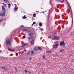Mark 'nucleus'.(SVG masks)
<instances>
[{
  "label": "nucleus",
  "instance_id": "nucleus-3",
  "mask_svg": "<svg viewBox=\"0 0 74 74\" xmlns=\"http://www.w3.org/2000/svg\"><path fill=\"white\" fill-rule=\"evenodd\" d=\"M5 15V13L4 12H1L0 13V16H4Z\"/></svg>",
  "mask_w": 74,
  "mask_h": 74
},
{
  "label": "nucleus",
  "instance_id": "nucleus-25",
  "mask_svg": "<svg viewBox=\"0 0 74 74\" xmlns=\"http://www.w3.org/2000/svg\"><path fill=\"white\" fill-rule=\"evenodd\" d=\"M34 43V42H33V40H32L31 42V45H33V44Z\"/></svg>",
  "mask_w": 74,
  "mask_h": 74
},
{
  "label": "nucleus",
  "instance_id": "nucleus-24",
  "mask_svg": "<svg viewBox=\"0 0 74 74\" xmlns=\"http://www.w3.org/2000/svg\"><path fill=\"white\" fill-rule=\"evenodd\" d=\"M14 11H16L17 10V9L16 8H14Z\"/></svg>",
  "mask_w": 74,
  "mask_h": 74
},
{
  "label": "nucleus",
  "instance_id": "nucleus-23",
  "mask_svg": "<svg viewBox=\"0 0 74 74\" xmlns=\"http://www.w3.org/2000/svg\"><path fill=\"white\" fill-rule=\"evenodd\" d=\"M14 69H15V71H18V70L17 69V68H16V67H15L14 68Z\"/></svg>",
  "mask_w": 74,
  "mask_h": 74
},
{
  "label": "nucleus",
  "instance_id": "nucleus-45",
  "mask_svg": "<svg viewBox=\"0 0 74 74\" xmlns=\"http://www.w3.org/2000/svg\"><path fill=\"white\" fill-rule=\"evenodd\" d=\"M23 51H22L21 53V54H22L23 53Z\"/></svg>",
  "mask_w": 74,
  "mask_h": 74
},
{
  "label": "nucleus",
  "instance_id": "nucleus-30",
  "mask_svg": "<svg viewBox=\"0 0 74 74\" xmlns=\"http://www.w3.org/2000/svg\"><path fill=\"white\" fill-rule=\"evenodd\" d=\"M36 13H34L33 14V16L34 17H36Z\"/></svg>",
  "mask_w": 74,
  "mask_h": 74
},
{
  "label": "nucleus",
  "instance_id": "nucleus-50",
  "mask_svg": "<svg viewBox=\"0 0 74 74\" xmlns=\"http://www.w3.org/2000/svg\"><path fill=\"white\" fill-rule=\"evenodd\" d=\"M3 4H4H4H4V3H3Z\"/></svg>",
  "mask_w": 74,
  "mask_h": 74
},
{
  "label": "nucleus",
  "instance_id": "nucleus-4",
  "mask_svg": "<svg viewBox=\"0 0 74 74\" xmlns=\"http://www.w3.org/2000/svg\"><path fill=\"white\" fill-rule=\"evenodd\" d=\"M6 44H8L10 45L11 44V42L10 40V39L9 38H8L6 39Z\"/></svg>",
  "mask_w": 74,
  "mask_h": 74
},
{
  "label": "nucleus",
  "instance_id": "nucleus-46",
  "mask_svg": "<svg viewBox=\"0 0 74 74\" xmlns=\"http://www.w3.org/2000/svg\"><path fill=\"white\" fill-rule=\"evenodd\" d=\"M40 30H44L43 28H42L41 29H40Z\"/></svg>",
  "mask_w": 74,
  "mask_h": 74
},
{
  "label": "nucleus",
  "instance_id": "nucleus-51",
  "mask_svg": "<svg viewBox=\"0 0 74 74\" xmlns=\"http://www.w3.org/2000/svg\"><path fill=\"white\" fill-rule=\"evenodd\" d=\"M33 25H34L33 23L32 24V26H33Z\"/></svg>",
  "mask_w": 74,
  "mask_h": 74
},
{
  "label": "nucleus",
  "instance_id": "nucleus-41",
  "mask_svg": "<svg viewBox=\"0 0 74 74\" xmlns=\"http://www.w3.org/2000/svg\"><path fill=\"white\" fill-rule=\"evenodd\" d=\"M4 6H5V7H7V5H6V4H4Z\"/></svg>",
  "mask_w": 74,
  "mask_h": 74
},
{
  "label": "nucleus",
  "instance_id": "nucleus-32",
  "mask_svg": "<svg viewBox=\"0 0 74 74\" xmlns=\"http://www.w3.org/2000/svg\"><path fill=\"white\" fill-rule=\"evenodd\" d=\"M71 18H72V22L73 23V16H71Z\"/></svg>",
  "mask_w": 74,
  "mask_h": 74
},
{
  "label": "nucleus",
  "instance_id": "nucleus-52",
  "mask_svg": "<svg viewBox=\"0 0 74 74\" xmlns=\"http://www.w3.org/2000/svg\"><path fill=\"white\" fill-rule=\"evenodd\" d=\"M10 40H12V38H10Z\"/></svg>",
  "mask_w": 74,
  "mask_h": 74
},
{
  "label": "nucleus",
  "instance_id": "nucleus-16",
  "mask_svg": "<svg viewBox=\"0 0 74 74\" xmlns=\"http://www.w3.org/2000/svg\"><path fill=\"white\" fill-rule=\"evenodd\" d=\"M34 51H38V49H37V48H35L34 49Z\"/></svg>",
  "mask_w": 74,
  "mask_h": 74
},
{
  "label": "nucleus",
  "instance_id": "nucleus-11",
  "mask_svg": "<svg viewBox=\"0 0 74 74\" xmlns=\"http://www.w3.org/2000/svg\"><path fill=\"white\" fill-rule=\"evenodd\" d=\"M46 52V53H52V51H47Z\"/></svg>",
  "mask_w": 74,
  "mask_h": 74
},
{
  "label": "nucleus",
  "instance_id": "nucleus-7",
  "mask_svg": "<svg viewBox=\"0 0 74 74\" xmlns=\"http://www.w3.org/2000/svg\"><path fill=\"white\" fill-rule=\"evenodd\" d=\"M28 45V44L27 43H25L24 44H23L22 45V47L23 48L25 47V46Z\"/></svg>",
  "mask_w": 74,
  "mask_h": 74
},
{
  "label": "nucleus",
  "instance_id": "nucleus-36",
  "mask_svg": "<svg viewBox=\"0 0 74 74\" xmlns=\"http://www.w3.org/2000/svg\"><path fill=\"white\" fill-rule=\"evenodd\" d=\"M18 55V53H16V56H17Z\"/></svg>",
  "mask_w": 74,
  "mask_h": 74
},
{
  "label": "nucleus",
  "instance_id": "nucleus-42",
  "mask_svg": "<svg viewBox=\"0 0 74 74\" xmlns=\"http://www.w3.org/2000/svg\"><path fill=\"white\" fill-rule=\"evenodd\" d=\"M36 22H33V24L34 25V24H36Z\"/></svg>",
  "mask_w": 74,
  "mask_h": 74
},
{
  "label": "nucleus",
  "instance_id": "nucleus-49",
  "mask_svg": "<svg viewBox=\"0 0 74 74\" xmlns=\"http://www.w3.org/2000/svg\"><path fill=\"white\" fill-rule=\"evenodd\" d=\"M49 12H50V10H49Z\"/></svg>",
  "mask_w": 74,
  "mask_h": 74
},
{
  "label": "nucleus",
  "instance_id": "nucleus-1",
  "mask_svg": "<svg viewBox=\"0 0 74 74\" xmlns=\"http://www.w3.org/2000/svg\"><path fill=\"white\" fill-rule=\"evenodd\" d=\"M60 45V46L63 45L62 47H65V46H66V43H64V41H63L62 42L61 41Z\"/></svg>",
  "mask_w": 74,
  "mask_h": 74
},
{
  "label": "nucleus",
  "instance_id": "nucleus-10",
  "mask_svg": "<svg viewBox=\"0 0 74 74\" xmlns=\"http://www.w3.org/2000/svg\"><path fill=\"white\" fill-rule=\"evenodd\" d=\"M0 69H3V70H7L5 67L4 66H3L2 67H0Z\"/></svg>",
  "mask_w": 74,
  "mask_h": 74
},
{
  "label": "nucleus",
  "instance_id": "nucleus-47",
  "mask_svg": "<svg viewBox=\"0 0 74 74\" xmlns=\"http://www.w3.org/2000/svg\"><path fill=\"white\" fill-rule=\"evenodd\" d=\"M48 38H51V36H48Z\"/></svg>",
  "mask_w": 74,
  "mask_h": 74
},
{
  "label": "nucleus",
  "instance_id": "nucleus-19",
  "mask_svg": "<svg viewBox=\"0 0 74 74\" xmlns=\"http://www.w3.org/2000/svg\"><path fill=\"white\" fill-rule=\"evenodd\" d=\"M64 51V49H62L61 50H60V52H62V53H63V52Z\"/></svg>",
  "mask_w": 74,
  "mask_h": 74
},
{
  "label": "nucleus",
  "instance_id": "nucleus-53",
  "mask_svg": "<svg viewBox=\"0 0 74 74\" xmlns=\"http://www.w3.org/2000/svg\"><path fill=\"white\" fill-rule=\"evenodd\" d=\"M43 73H44V72H43Z\"/></svg>",
  "mask_w": 74,
  "mask_h": 74
},
{
  "label": "nucleus",
  "instance_id": "nucleus-15",
  "mask_svg": "<svg viewBox=\"0 0 74 74\" xmlns=\"http://www.w3.org/2000/svg\"><path fill=\"white\" fill-rule=\"evenodd\" d=\"M49 16H48V18H47V23H49Z\"/></svg>",
  "mask_w": 74,
  "mask_h": 74
},
{
  "label": "nucleus",
  "instance_id": "nucleus-6",
  "mask_svg": "<svg viewBox=\"0 0 74 74\" xmlns=\"http://www.w3.org/2000/svg\"><path fill=\"white\" fill-rule=\"evenodd\" d=\"M59 37L56 36H55L54 37V40H59Z\"/></svg>",
  "mask_w": 74,
  "mask_h": 74
},
{
  "label": "nucleus",
  "instance_id": "nucleus-27",
  "mask_svg": "<svg viewBox=\"0 0 74 74\" xmlns=\"http://www.w3.org/2000/svg\"><path fill=\"white\" fill-rule=\"evenodd\" d=\"M26 16H24L22 17L23 19H26Z\"/></svg>",
  "mask_w": 74,
  "mask_h": 74
},
{
  "label": "nucleus",
  "instance_id": "nucleus-39",
  "mask_svg": "<svg viewBox=\"0 0 74 74\" xmlns=\"http://www.w3.org/2000/svg\"><path fill=\"white\" fill-rule=\"evenodd\" d=\"M30 32V31L28 30L26 32H27V33H29V32Z\"/></svg>",
  "mask_w": 74,
  "mask_h": 74
},
{
  "label": "nucleus",
  "instance_id": "nucleus-5",
  "mask_svg": "<svg viewBox=\"0 0 74 74\" xmlns=\"http://www.w3.org/2000/svg\"><path fill=\"white\" fill-rule=\"evenodd\" d=\"M59 45V44L57 43L55 45H53V48H58V46Z\"/></svg>",
  "mask_w": 74,
  "mask_h": 74
},
{
  "label": "nucleus",
  "instance_id": "nucleus-28",
  "mask_svg": "<svg viewBox=\"0 0 74 74\" xmlns=\"http://www.w3.org/2000/svg\"><path fill=\"white\" fill-rule=\"evenodd\" d=\"M29 54H30V51H28V52L27 53L26 55H29Z\"/></svg>",
  "mask_w": 74,
  "mask_h": 74
},
{
  "label": "nucleus",
  "instance_id": "nucleus-18",
  "mask_svg": "<svg viewBox=\"0 0 74 74\" xmlns=\"http://www.w3.org/2000/svg\"><path fill=\"white\" fill-rule=\"evenodd\" d=\"M39 26H42V24L41 22L39 23Z\"/></svg>",
  "mask_w": 74,
  "mask_h": 74
},
{
  "label": "nucleus",
  "instance_id": "nucleus-37",
  "mask_svg": "<svg viewBox=\"0 0 74 74\" xmlns=\"http://www.w3.org/2000/svg\"><path fill=\"white\" fill-rule=\"evenodd\" d=\"M27 71H27V70H25L24 71L25 73H27Z\"/></svg>",
  "mask_w": 74,
  "mask_h": 74
},
{
  "label": "nucleus",
  "instance_id": "nucleus-14",
  "mask_svg": "<svg viewBox=\"0 0 74 74\" xmlns=\"http://www.w3.org/2000/svg\"><path fill=\"white\" fill-rule=\"evenodd\" d=\"M10 7H11V4H10V3H9L8 5V8H10Z\"/></svg>",
  "mask_w": 74,
  "mask_h": 74
},
{
  "label": "nucleus",
  "instance_id": "nucleus-13",
  "mask_svg": "<svg viewBox=\"0 0 74 74\" xmlns=\"http://www.w3.org/2000/svg\"><path fill=\"white\" fill-rule=\"evenodd\" d=\"M33 36H31L28 38V40H31V39H32V38H33Z\"/></svg>",
  "mask_w": 74,
  "mask_h": 74
},
{
  "label": "nucleus",
  "instance_id": "nucleus-8",
  "mask_svg": "<svg viewBox=\"0 0 74 74\" xmlns=\"http://www.w3.org/2000/svg\"><path fill=\"white\" fill-rule=\"evenodd\" d=\"M33 35V34L32 32H30V33L28 34V36H29V37H30V36H32Z\"/></svg>",
  "mask_w": 74,
  "mask_h": 74
},
{
  "label": "nucleus",
  "instance_id": "nucleus-21",
  "mask_svg": "<svg viewBox=\"0 0 74 74\" xmlns=\"http://www.w3.org/2000/svg\"><path fill=\"white\" fill-rule=\"evenodd\" d=\"M56 33H57V31H55V32L53 33V36H55V35H56Z\"/></svg>",
  "mask_w": 74,
  "mask_h": 74
},
{
  "label": "nucleus",
  "instance_id": "nucleus-9",
  "mask_svg": "<svg viewBox=\"0 0 74 74\" xmlns=\"http://www.w3.org/2000/svg\"><path fill=\"white\" fill-rule=\"evenodd\" d=\"M8 50L9 51H10V52H15V51L14 50H12V49H10V48H8Z\"/></svg>",
  "mask_w": 74,
  "mask_h": 74
},
{
  "label": "nucleus",
  "instance_id": "nucleus-38",
  "mask_svg": "<svg viewBox=\"0 0 74 74\" xmlns=\"http://www.w3.org/2000/svg\"><path fill=\"white\" fill-rule=\"evenodd\" d=\"M38 65L40 66V65H41V63H38Z\"/></svg>",
  "mask_w": 74,
  "mask_h": 74
},
{
  "label": "nucleus",
  "instance_id": "nucleus-22",
  "mask_svg": "<svg viewBox=\"0 0 74 74\" xmlns=\"http://www.w3.org/2000/svg\"><path fill=\"white\" fill-rule=\"evenodd\" d=\"M56 1L57 3H59V2H61L60 0H56Z\"/></svg>",
  "mask_w": 74,
  "mask_h": 74
},
{
  "label": "nucleus",
  "instance_id": "nucleus-40",
  "mask_svg": "<svg viewBox=\"0 0 74 74\" xmlns=\"http://www.w3.org/2000/svg\"><path fill=\"white\" fill-rule=\"evenodd\" d=\"M3 52V51L1 50H0V53H2Z\"/></svg>",
  "mask_w": 74,
  "mask_h": 74
},
{
  "label": "nucleus",
  "instance_id": "nucleus-20",
  "mask_svg": "<svg viewBox=\"0 0 74 74\" xmlns=\"http://www.w3.org/2000/svg\"><path fill=\"white\" fill-rule=\"evenodd\" d=\"M3 1H4V2L6 3H8V0H3Z\"/></svg>",
  "mask_w": 74,
  "mask_h": 74
},
{
  "label": "nucleus",
  "instance_id": "nucleus-31",
  "mask_svg": "<svg viewBox=\"0 0 74 74\" xmlns=\"http://www.w3.org/2000/svg\"><path fill=\"white\" fill-rule=\"evenodd\" d=\"M67 8L68 10H70V7L69 6H67Z\"/></svg>",
  "mask_w": 74,
  "mask_h": 74
},
{
  "label": "nucleus",
  "instance_id": "nucleus-2",
  "mask_svg": "<svg viewBox=\"0 0 74 74\" xmlns=\"http://www.w3.org/2000/svg\"><path fill=\"white\" fill-rule=\"evenodd\" d=\"M2 11L3 12H5H5H6V10L5 9V6H2Z\"/></svg>",
  "mask_w": 74,
  "mask_h": 74
},
{
  "label": "nucleus",
  "instance_id": "nucleus-17",
  "mask_svg": "<svg viewBox=\"0 0 74 74\" xmlns=\"http://www.w3.org/2000/svg\"><path fill=\"white\" fill-rule=\"evenodd\" d=\"M27 30V29H23L22 31L23 32H25V31H26Z\"/></svg>",
  "mask_w": 74,
  "mask_h": 74
},
{
  "label": "nucleus",
  "instance_id": "nucleus-43",
  "mask_svg": "<svg viewBox=\"0 0 74 74\" xmlns=\"http://www.w3.org/2000/svg\"><path fill=\"white\" fill-rule=\"evenodd\" d=\"M21 27H24V26L22 25L21 26Z\"/></svg>",
  "mask_w": 74,
  "mask_h": 74
},
{
  "label": "nucleus",
  "instance_id": "nucleus-12",
  "mask_svg": "<svg viewBox=\"0 0 74 74\" xmlns=\"http://www.w3.org/2000/svg\"><path fill=\"white\" fill-rule=\"evenodd\" d=\"M34 55V51H31V56H32V55Z\"/></svg>",
  "mask_w": 74,
  "mask_h": 74
},
{
  "label": "nucleus",
  "instance_id": "nucleus-33",
  "mask_svg": "<svg viewBox=\"0 0 74 74\" xmlns=\"http://www.w3.org/2000/svg\"><path fill=\"white\" fill-rule=\"evenodd\" d=\"M42 56V58H44V59H45V56L44 55H43Z\"/></svg>",
  "mask_w": 74,
  "mask_h": 74
},
{
  "label": "nucleus",
  "instance_id": "nucleus-54",
  "mask_svg": "<svg viewBox=\"0 0 74 74\" xmlns=\"http://www.w3.org/2000/svg\"><path fill=\"white\" fill-rule=\"evenodd\" d=\"M51 0H50V1H51Z\"/></svg>",
  "mask_w": 74,
  "mask_h": 74
},
{
  "label": "nucleus",
  "instance_id": "nucleus-44",
  "mask_svg": "<svg viewBox=\"0 0 74 74\" xmlns=\"http://www.w3.org/2000/svg\"><path fill=\"white\" fill-rule=\"evenodd\" d=\"M45 12H40V13H44Z\"/></svg>",
  "mask_w": 74,
  "mask_h": 74
},
{
  "label": "nucleus",
  "instance_id": "nucleus-35",
  "mask_svg": "<svg viewBox=\"0 0 74 74\" xmlns=\"http://www.w3.org/2000/svg\"><path fill=\"white\" fill-rule=\"evenodd\" d=\"M23 38L24 39V38H26V36H23Z\"/></svg>",
  "mask_w": 74,
  "mask_h": 74
},
{
  "label": "nucleus",
  "instance_id": "nucleus-26",
  "mask_svg": "<svg viewBox=\"0 0 74 74\" xmlns=\"http://www.w3.org/2000/svg\"><path fill=\"white\" fill-rule=\"evenodd\" d=\"M38 49L39 50V51H40V50H41V48L40 47H38Z\"/></svg>",
  "mask_w": 74,
  "mask_h": 74
},
{
  "label": "nucleus",
  "instance_id": "nucleus-48",
  "mask_svg": "<svg viewBox=\"0 0 74 74\" xmlns=\"http://www.w3.org/2000/svg\"><path fill=\"white\" fill-rule=\"evenodd\" d=\"M29 60H32V58H30Z\"/></svg>",
  "mask_w": 74,
  "mask_h": 74
},
{
  "label": "nucleus",
  "instance_id": "nucleus-29",
  "mask_svg": "<svg viewBox=\"0 0 74 74\" xmlns=\"http://www.w3.org/2000/svg\"><path fill=\"white\" fill-rule=\"evenodd\" d=\"M4 20V19L2 18V19H0V22H2Z\"/></svg>",
  "mask_w": 74,
  "mask_h": 74
},
{
  "label": "nucleus",
  "instance_id": "nucleus-34",
  "mask_svg": "<svg viewBox=\"0 0 74 74\" xmlns=\"http://www.w3.org/2000/svg\"><path fill=\"white\" fill-rule=\"evenodd\" d=\"M27 73H29V74H30V73H31V72H30V71H27Z\"/></svg>",
  "mask_w": 74,
  "mask_h": 74
}]
</instances>
